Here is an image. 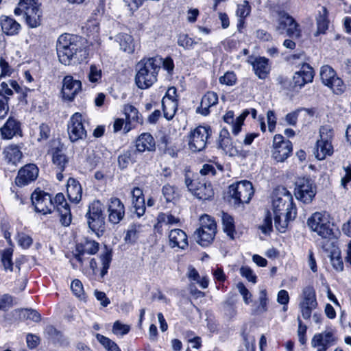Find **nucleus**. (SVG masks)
Wrapping results in <instances>:
<instances>
[{"label": "nucleus", "instance_id": "nucleus-1", "mask_svg": "<svg viewBox=\"0 0 351 351\" xmlns=\"http://www.w3.org/2000/svg\"><path fill=\"white\" fill-rule=\"evenodd\" d=\"M59 61L64 64L80 63L88 56L86 40L81 36L64 34L59 36L56 43Z\"/></svg>", "mask_w": 351, "mask_h": 351}, {"label": "nucleus", "instance_id": "nucleus-2", "mask_svg": "<svg viewBox=\"0 0 351 351\" xmlns=\"http://www.w3.org/2000/svg\"><path fill=\"white\" fill-rule=\"evenodd\" d=\"M272 206L275 226L278 231L284 232L288 223L293 221L297 215L291 193L285 187L276 189L273 195Z\"/></svg>", "mask_w": 351, "mask_h": 351}, {"label": "nucleus", "instance_id": "nucleus-3", "mask_svg": "<svg viewBox=\"0 0 351 351\" xmlns=\"http://www.w3.org/2000/svg\"><path fill=\"white\" fill-rule=\"evenodd\" d=\"M161 59L148 58L141 60L136 65L137 73L135 82L139 88L150 87L157 80V75L160 69Z\"/></svg>", "mask_w": 351, "mask_h": 351}, {"label": "nucleus", "instance_id": "nucleus-4", "mask_svg": "<svg viewBox=\"0 0 351 351\" xmlns=\"http://www.w3.org/2000/svg\"><path fill=\"white\" fill-rule=\"evenodd\" d=\"M36 0H20L14 10L16 15L23 14L27 25L34 28L40 25L42 11Z\"/></svg>", "mask_w": 351, "mask_h": 351}, {"label": "nucleus", "instance_id": "nucleus-5", "mask_svg": "<svg viewBox=\"0 0 351 351\" xmlns=\"http://www.w3.org/2000/svg\"><path fill=\"white\" fill-rule=\"evenodd\" d=\"M217 233V224L210 215L204 214L199 218V228L195 232V239L200 245L206 247L214 240Z\"/></svg>", "mask_w": 351, "mask_h": 351}, {"label": "nucleus", "instance_id": "nucleus-6", "mask_svg": "<svg viewBox=\"0 0 351 351\" xmlns=\"http://www.w3.org/2000/svg\"><path fill=\"white\" fill-rule=\"evenodd\" d=\"M308 226L322 238H328L332 233L329 215L325 212H315L307 221Z\"/></svg>", "mask_w": 351, "mask_h": 351}, {"label": "nucleus", "instance_id": "nucleus-7", "mask_svg": "<svg viewBox=\"0 0 351 351\" xmlns=\"http://www.w3.org/2000/svg\"><path fill=\"white\" fill-rule=\"evenodd\" d=\"M185 184L189 191L199 199H209L214 195L211 184L203 178L191 180L186 176Z\"/></svg>", "mask_w": 351, "mask_h": 351}, {"label": "nucleus", "instance_id": "nucleus-8", "mask_svg": "<svg viewBox=\"0 0 351 351\" xmlns=\"http://www.w3.org/2000/svg\"><path fill=\"white\" fill-rule=\"evenodd\" d=\"M278 19L276 31L280 34L286 32L287 36L298 38L301 36V31L299 28V24L285 11H279L278 12Z\"/></svg>", "mask_w": 351, "mask_h": 351}, {"label": "nucleus", "instance_id": "nucleus-9", "mask_svg": "<svg viewBox=\"0 0 351 351\" xmlns=\"http://www.w3.org/2000/svg\"><path fill=\"white\" fill-rule=\"evenodd\" d=\"M229 194L238 203H249L254 195L252 184L247 180H242L229 186Z\"/></svg>", "mask_w": 351, "mask_h": 351}, {"label": "nucleus", "instance_id": "nucleus-10", "mask_svg": "<svg viewBox=\"0 0 351 351\" xmlns=\"http://www.w3.org/2000/svg\"><path fill=\"white\" fill-rule=\"evenodd\" d=\"M315 194L316 186L311 179L302 178L296 181L295 196L298 200L308 204L312 202Z\"/></svg>", "mask_w": 351, "mask_h": 351}, {"label": "nucleus", "instance_id": "nucleus-11", "mask_svg": "<svg viewBox=\"0 0 351 351\" xmlns=\"http://www.w3.org/2000/svg\"><path fill=\"white\" fill-rule=\"evenodd\" d=\"M31 199L35 210L43 215L51 213L55 208L51 195L43 191L35 190L31 195Z\"/></svg>", "mask_w": 351, "mask_h": 351}, {"label": "nucleus", "instance_id": "nucleus-12", "mask_svg": "<svg viewBox=\"0 0 351 351\" xmlns=\"http://www.w3.org/2000/svg\"><path fill=\"white\" fill-rule=\"evenodd\" d=\"M209 127L198 126L189 136V146L193 152H200L206 145L208 138L210 135Z\"/></svg>", "mask_w": 351, "mask_h": 351}, {"label": "nucleus", "instance_id": "nucleus-13", "mask_svg": "<svg viewBox=\"0 0 351 351\" xmlns=\"http://www.w3.org/2000/svg\"><path fill=\"white\" fill-rule=\"evenodd\" d=\"M300 312L304 319H310L312 311L317 306L315 291L311 286L306 287L302 291V300L299 304Z\"/></svg>", "mask_w": 351, "mask_h": 351}, {"label": "nucleus", "instance_id": "nucleus-14", "mask_svg": "<svg viewBox=\"0 0 351 351\" xmlns=\"http://www.w3.org/2000/svg\"><path fill=\"white\" fill-rule=\"evenodd\" d=\"M69 139L71 142L86 138V130L82 123V115L76 112L71 117L67 128Z\"/></svg>", "mask_w": 351, "mask_h": 351}, {"label": "nucleus", "instance_id": "nucleus-15", "mask_svg": "<svg viewBox=\"0 0 351 351\" xmlns=\"http://www.w3.org/2000/svg\"><path fill=\"white\" fill-rule=\"evenodd\" d=\"M39 169L35 164H27L21 167L15 178L18 186H23L35 181L38 176Z\"/></svg>", "mask_w": 351, "mask_h": 351}, {"label": "nucleus", "instance_id": "nucleus-16", "mask_svg": "<svg viewBox=\"0 0 351 351\" xmlns=\"http://www.w3.org/2000/svg\"><path fill=\"white\" fill-rule=\"evenodd\" d=\"M176 92L175 87H170L162 99L164 117L168 120L173 117L177 109Z\"/></svg>", "mask_w": 351, "mask_h": 351}, {"label": "nucleus", "instance_id": "nucleus-17", "mask_svg": "<svg viewBox=\"0 0 351 351\" xmlns=\"http://www.w3.org/2000/svg\"><path fill=\"white\" fill-rule=\"evenodd\" d=\"M108 221L112 224H118L125 216V206L120 199L111 197L108 206Z\"/></svg>", "mask_w": 351, "mask_h": 351}, {"label": "nucleus", "instance_id": "nucleus-18", "mask_svg": "<svg viewBox=\"0 0 351 351\" xmlns=\"http://www.w3.org/2000/svg\"><path fill=\"white\" fill-rule=\"evenodd\" d=\"M54 206L60 216V222L64 226H68L71 222V214L69 206L65 201L62 193H58L54 198Z\"/></svg>", "mask_w": 351, "mask_h": 351}, {"label": "nucleus", "instance_id": "nucleus-19", "mask_svg": "<svg viewBox=\"0 0 351 351\" xmlns=\"http://www.w3.org/2000/svg\"><path fill=\"white\" fill-rule=\"evenodd\" d=\"M82 90V83L80 80H74L72 76H66L63 80L62 93L63 98L71 101L75 95Z\"/></svg>", "mask_w": 351, "mask_h": 351}, {"label": "nucleus", "instance_id": "nucleus-20", "mask_svg": "<svg viewBox=\"0 0 351 351\" xmlns=\"http://www.w3.org/2000/svg\"><path fill=\"white\" fill-rule=\"evenodd\" d=\"M3 139H12L16 136H22L21 123L13 117H10L3 125L0 128Z\"/></svg>", "mask_w": 351, "mask_h": 351}, {"label": "nucleus", "instance_id": "nucleus-21", "mask_svg": "<svg viewBox=\"0 0 351 351\" xmlns=\"http://www.w3.org/2000/svg\"><path fill=\"white\" fill-rule=\"evenodd\" d=\"M314 76L313 69L308 64H303L300 70L294 73L293 84L294 87L302 88L306 84L311 82Z\"/></svg>", "mask_w": 351, "mask_h": 351}, {"label": "nucleus", "instance_id": "nucleus-22", "mask_svg": "<svg viewBox=\"0 0 351 351\" xmlns=\"http://www.w3.org/2000/svg\"><path fill=\"white\" fill-rule=\"evenodd\" d=\"M336 338L331 332H324L315 334L311 340V346L317 348V351H326L327 349L333 345Z\"/></svg>", "mask_w": 351, "mask_h": 351}, {"label": "nucleus", "instance_id": "nucleus-23", "mask_svg": "<svg viewBox=\"0 0 351 351\" xmlns=\"http://www.w3.org/2000/svg\"><path fill=\"white\" fill-rule=\"evenodd\" d=\"M247 61L252 65L253 70L259 79L265 80L267 77L269 73L268 59L265 57H250Z\"/></svg>", "mask_w": 351, "mask_h": 351}, {"label": "nucleus", "instance_id": "nucleus-24", "mask_svg": "<svg viewBox=\"0 0 351 351\" xmlns=\"http://www.w3.org/2000/svg\"><path fill=\"white\" fill-rule=\"evenodd\" d=\"M218 147L230 156H236L239 153V151L232 145L228 130L225 128L222 129L219 133Z\"/></svg>", "mask_w": 351, "mask_h": 351}, {"label": "nucleus", "instance_id": "nucleus-25", "mask_svg": "<svg viewBox=\"0 0 351 351\" xmlns=\"http://www.w3.org/2000/svg\"><path fill=\"white\" fill-rule=\"evenodd\" d=\"M169 241L171 248L178 247L184 250L188 246L187 235L181 229L171 230L169 234Z\"/></svg>", "mask_w": 351, "mask_h": 351}, {"label": "nucleus", "instance_id": "nucleus-26", "mask_svg": "<svg viewBox=\"0 0 351 351\" xmlns=\"http://www.w3.org/2000/svg\"><path fill=\"white\" fill-rule=\"evenodd\" d=\"M218 103V95L213 91L207 92L202 98L200 106L197 108V112L206 116L210 113V108Z\"/></svg>", "mask_w": 351, "mask_h": 351}, {"label": "nucleus", "instance_id": "nucleus-27", "mask_svg": "<svg viewBox=\"0 0 351 351\" xmlns=\"http://www.w3.org/2000/svg\"><path fill=\"white\" fill-rule=\"evenodd\" d=\"M21 149L19 145H10L3 149V154L8 164L16 166L21 162L23 156Z\"/></svg>", "mask_w": 351, "mask_h": 351}, {"label": "nucleus", "instance_id": "nucleus-28", "mask_svg": "<svg viewBox=\"0 0 351 351\" xmlns=\"http://www.w3.org/2000/svg\"><path fill=\"white\" fill-rule=\"evenodd\" d=\"M66 191L69 199L73 203H78L82 198V189L77 180L70 178L67 181Z\"/></svg>", "mask_w": 351, "mask_h": 351}, {"label": "nucleus", "instance_id": "nucleus-29", "mask_svg": "<svg viewBox=\"0 0 351 351\" xmlns=\"http://www.w3.org/2000/svg\"><path fill=\"white\" fill-rule=\"evenodd\" d=\"M51 154L53 165L59 171H64L69 163V158L64 152L63 146L53 147Z\"/></svg>", "mask_w": 351, "mask_h": 351}, {"label": "nucleus", "instance_id": "nucleus-30", "mask_svg": "<svg viewBox=\"0 0 351 351\" xmlns=\"http://www.w3.org/2000/svg\"><path fill=\"white\" fill-rule=\"evenodd\" d=\"M136 147L138 152H152L155 150V141L149 133L141 134L136 141Z\"/></svg>", "mask_w": 351, "mask_h": 351}, {"label": "nucleus", "instance_id": "nucleus-31", "mask_svg": "<svg viewBox=\"0 0 351 351\" xmlns=\"http://www.w3.org/2000/svg\"><path fill=\"white\" fill-rule=\"evenodd\" d=\"M292 152V144L290 141L287 140L280 145L274 148L273 150V158L277 162L285 161Z\"/></svg>", "mask_w": 351, "mask_h": 351}, {"label": "nucleus", "instance_id": "nucleus-32", "mask_svg": "<svg viewBox=\"0 0 351 351\" xmlns=\"http://www.w3.org/2000/svg\"><path fill=\"white\" fill-rule=\"evenodd\" d=\"M1 25L3 32L9 36L17 34L21 29L20 24L8 16L1 18Z\"/></svg>", "mask_w": 351, "mask_h": 351}, {"label": "nucleus", "instance_id": "nucleus-33", "mask_svg": "<svg viewBox=\"0 0 351 351\" xmlns=\"http://www.w3.org/2000/svg\"><path fill=\"white\" fill-rule=\"evenodd\" d=\"M316 21L317 31L315 33V36H317L321 34H325L328 28L329 21L328 19V10L325 7H322V11L319 12Z\"/></svg>", "mask_w": 351, "mask_h": 351}, {"label": "nucleus", "instance_id": "nucleus-34", "mask_svg": "<svg viewBox=\"0 0 351 351\" xmlns=\"http://www.w3.org/2000/svg\"><path fill=\"white\" fill-rule=\"evenodd\" d=\"M116 41L119 43L121 49L131 53L134 50V40L130 34L119 33L116 36Z\"/></svg>", "mask_w": 351, "mask_h": 351}, {"label": "nucleus", "instance_id": "nucleus-35", "mask_svg": "<svg viewBox=\"0 0 351 351\" xmlns=\"http://www.w3.org/2000/svg\"><path fill=\"white\" fill-rule=\"evenodd\" d=\"M89 228L99 237L105 231V217H95L87 219Z\"/></svg>", "mask_w": 351, "mask_h": 351}, {"label": "nucleus", "instance_id": "nucleus-36", "mask_svg": "<svg viewBox=\"0 0 351 351\" xmlns=\"http://www.w3.org/2000/svg\"><path fill=\"white\" fill-rule=\"evenodd\" d=\"M333 154V147L332 143H324L317 141V149L315 152V156L318 160H324L327 156Z\"/></svg>", "mask_w": 351, "mask_h": 351}, {"label": "nucleus", "instance_id": "nucleus-37", "mask_svg": "<svg viewBox=\"0 0 351 351\" xmlns=\"http://www.w3.org/2000/svg\"><path fill=\"white\" fill-rule=\"evenodd\" d=\"M221 219L224 232L231 239H234V225L233 218L228 214L223 212Z\"/></svg>", "mask_w": 351, "mask_h": 351}, {"label": "nucleus", "instance_id": "nucleus-38", "mask_svg": "<svg viewBox=\"0 0 351 351\" xmlns=\"http://www.w3.org/2000/svg\"><path fill=\"white\" fill-rule=\"evenodd\" d=\"M267 297L265 289H262L259 292V304L252 310L253 315H261L267 311Z\"/></svg>", "mask_w": 351, "mask_h": 351}, {"label": "nucleus", "instance_id": "nucleus-39", "mask_svg": "<svg viewBox=\"0 0 351 351\" xmlns=\"http://www.w3.org/2000/svg\"><path fill=\"white\" fill-rule=\"evenodd\" d=\"M124 114L126 119L130 123L132 121L142 123V117L139 115L138 110L133 106L127 104L124 106Z\"/></svg>", "mask_w": 351, "mask_h": 351}, {"label": "nucleus", "instance_id": "nucleus-40", "mask_svg": "<svg viewBox=\"0 0 351 351\" xmlns=\"http://www.w3.org/2000/svg\"><path fill=\"white\" fill-rule=\"evenodd\" d=\"M336 77V72L335 70L328 65H324L322 66L320 70V77L321 80L326 86Z\"/></svg>", "mask_w": 351, "mask_h": 351}, {"label": "nucleus", "instance_id": "nucleus-41", "mask_svg": "<svg viewBox=\"0 0 351 351\" xmlns=\"http://www.w3.org/2000/svg\"><path fill=\"white\" fill-rule=\"evenodd\" d=\"M12 253L13 250L12 248L5 249L1 252V263L5 271H13Z\"/></svg>", "mask_w": 351, "mask_h": 351}, {"label": "nucleus", "instance_id": "nucleus-42", "mask_svg": "<svg viewBox=\"0 0 351 351\" xmlns=\"http://www.w3.org/2000/svg\"><path fill=\"white\" fill-rule=\"evenodd\" d=\"M86 216L87 219L104 216L102 206L99 201L93 202L89 206Z\"/></svg>", "mask_w": 351, "mask_h": 351}, {"label": "nucleus", "instance_id": "nucleus-43", "mask_svg": "<svg viewBox=\"0 0 351 351\" xmlns=\"http://www.w3.org/2000/svg\"><path fill=\"white\" fill-rule=\"evenodd\" d=\"M100 258L102 264V269L101 271V276L103 278L107 273L112 261V252L111 250L106 249V252L101 254Z\"/></svg>", "mask_w": 351, "mask_h": 351}, {"label": "nucleus", "instance_id": "nucleus-44", "mask_svg": "<svg viewBox=\"0 0 351 351\" xmlns=\"http://www.w3.org/2000/svg\"><path fill=\"white\" fill-rule=\"evenodd\" d=\"M99 243L93 240L86 239L82 244V253L95 254L99 250Z\"/></svg>", "mask_w": 351, "mask_h": 351}, {"label": "nucleus", "instance_id": "nucleus-45", "mask_svg": "<svg viewBox=\"0 0 351 351\" xmlns=\"http://www.w3.org/2000/svg\"><path fill=\"white\" fill-rule=\"evenodd\" d=\"M320 139L317 141L332 143L333 138V130L329 125L322 126L319 130Z\"/></svg>", "mask_w": 351, "mask_h": 351}, {"label": "nucleus", "instance_id": "nucleus-46", "mask_svg": "<svg viewBox=\"0 0 351 351\" xmlns=\"http://www.w3.org/2000/svg\"><path fill=\"white\" fill-rule=\"evenodd\" d=\"M327 86L330 88L332 91L337 95L342 93L345 89V85L342 80L337 75Z\"/></svg>", "mask_w": 351, "mask_h": 351}, {"label": "nucleus", "instance_id": "nucleus-47", "mask_svg": "<svg viewBox=\"0 0 351 351\" xmlns=\"http://www.w3.org/2000/svg\"><path fill=\"white\" fill-rule=\"evenodd\" d=\"M140 227L139 225L136 224H132L130 227L124 238L126 243H134L136 241L138 237Z\"/></svg>", "mask_w": 351, "mask_h": 351}, {"label": "nucleus", "instance_id": "nucleus-48", "mask_svg": "<svg viewBox=\"0 0 351 351\" xmlns=\"http://www.w3.org/2000/svg\"><path fill=\"white\" fill-rule=\"evenodd\" d=\"M196 44L187 34H180L178 39V45L185 49H190Z\"/></svg>", "mask_w": 351, "mask_h": 351}, {"label": "nucleus", "instance_id": "nucleus-49", "mask_svg": "<svg viewBox=\"0 0 351 351\" xmlns=\"http://www.w3.org/2000/svg\"><path fill=\"white\" fill-rule=\"evenodd\" d=\"M162 193L167 202H173L176 197L174 186L168 184L163 186L162 189Z\"/></svg>", "mask_w": 351, "mask_h": 351}, {"label": "nucleus", "instance_id": "nucleus-50", "mask_svg": "<svg viewBox=\"0 0 351 351\" xmlns=\"http://www.w3.org/2000/svg\"><path fill=\"white\" fill-rule=\"evenodd\" d=\"M250 12L251 7L249 2L244 1L241 4L238 5L236 14L241 19H245L250 14Z\"/></svg>", "mask_w": 351, "mask_h": 351}, {"label": "nucleus", "instance_id": "nucleus-51", "mask_svg": "<svg viewBox=\"0 0 351 351\" xmlns=\"http://www.w3.org/2000/svg\"><path fill=\"white\" fill-rule=\"evenodd\" d=\"M157 220L158 223H164L165 224H176L179 222V219L175 217L173 215L171 214H165L163 213H160L158 214L157 217Z\"/></svg>", "mask_w": 351, "mask_h": 351}, {"label": "nucleus", "instance_id": "nucleus-52", "mask_svg": "<svg viewBox=\"0 0 351 351\" xmlns=\"http://www.w3.org/2000/svg\"><path fill=\"white\" fill-rule=\"evenodd\" d=\"M250 114V110H245L243 112V113L239 116L235 121V123L232 125V133L234 135H237L241 130V126L243 123V121L245 119V117Z\"/></svg>", "mask_w": 351, "mask_h": 351}, {"label": "nucleus", "instance_id": "nucleus-53", "mask_svg": "<svg viewBox=\"0 0 351 351\" xmlns=\"http://www.w3.org/2000/svg\"><path fill=\"white\" fill-rule=\"evenodd\" d=\"M45 333L48 338L54 341H60L62 337V333L53 326H47L45 330Z\"/></svg>", "mask_w": 351, "mask_h": 351}, {"label": "nucleus", "instance_id": "nucleus-54", "mask_svg": "<svg viewBox=\"0 0 351 351\" xmlns=\"http://www.w3.org/2000/svg\"><path fill=\"white\" fill-rule=\"evenodd\" d=\"M32 237L25 233L21 232L17 234V242L24 249L29 248L32 244Z\"/></svg>", "mask_w": 351, "mask_h": 351}, {"label": "nucleus", "instance_id": "nucleus-55", "mask_svg": "<svg viewBox=\"0 0 351 351\" xmlns=\"http://www.w3.org/2000/svg\"><path fill=\"white\" fill-rule=\"evenodd\" d=\"M101 77V70L95 65H91L88 74V78L91 82H97Z\"/></svg>", "mask_w": 351, "mask_h": 351}, {"label": "nucleus", "instance_id": "nucleus-56", "mask_svg": "<svg viewBox=\"0 0 351 351\" xmlns=\"http://www.w3.org/2000/svg\"><path fill=\"white\" fill-rule=\"evenodd\" d=\"M298 336L299 341L301 344L304 345L306 342V332L307 327L306 325L302 324V322L300 317H298Z\"/></svg>", "mask_w": 351, "mask_h": 351}, {"label": "nucleus", "instance_id": "nucleus-57", "mask_svg": "<svg viewBox=\"0 0 351 351\" xmlns=\"http://www.w3.org/2000/svg\"><path fill=\"white\" fill-rule=\"evenodd\" d=\"M0 68L1 70L0 78L5 76H10L13 72V69L3 57L0 58Z\"/></svg>", "mask_w": 351, "mask_h": 351}, {"label": "nucleus", "instance_id": "nucleus-58", "mask_svg": "<svg viewBox=\"0 0 351 351\" xmlns=\"http://www.w3.org/2000/svg\"><path fill=\"white\" fill-rule=\"evenodd\" d=\"M8 99L0 94V119H3L8 114L10 108Z\"/></svg>", "mask_w": 351, "mask_h": 351}, {"label": "nucleus", "instance_id": "nucleus-59", "mask_svg": "<svg viewBox=\"0 0 351 351\" xmlns=\"http://www.w3.org/2000/svg\"><path fill=\"white\" fill-rule=\"evenodd\" d=\"M259 229L263 234H267L272 231V219L271 215L267 213Z\"/></svg>", "mask_w": 351, "mask_h": 351}, {"label": "nucleus", "instance_id": "nucleus-60", "mask_svg": "<svg viewBox=\"0 0 351 351\" xmlns=\"http://www.w3.org/2000/svg\"><path fill=\"white\" fill-rule=\"evenodd\" d=\"M237 77L233 72H226L223 76L219 77V82L228 86H232L235 84Z\"/></svg>", "mask_w": 351, "mask_h": 351}, {"label": "nucleus", "instance_id": "nucleus-61", "mask_svg": "<svg viewBox=\"0 0 351 351\" xmlns=\"http://www.w3.org/2000/svg\"><path fill=\"white\" fill-rule=\"evenodd\" d=\"M73 293L78 298L84 296V289L82 282L80 280H74L71 285Z\"/></svg>", "mask_w": 351, "mask_h": 351}, {"label": "nucleus", "instance_id": "nucleus-62", "mask_svg": "<svg viewBox=\"0 0 351 351\" xmlns=\"http://www.w3.org/2000/svg\"><path fill=\"white\" fill-rule=\"evenodd\" d=\"M130 331V326L121 324L119 321L114 323L112 332L116 335H124Z\"/></svg>", "mask_w": 351, "mask_h": 351}, {"label": "nucleus", "instance_id": "nucleus-63", "mask_svg": "<svg viewBox=\"0 0 351 351\" xmlns=\"http://www.w3.org/2000/svg\"><path fill=\"white\" fill-rule=\"evenodd\" d=\"M237 289L240 294L243 296L244 302L248 304L251 302L252 294L245 287L243 283L239 282L237 284Z\"/></svg>", "mask_w": 351, "mask_h": 351}, {"label": "nucleus", "instance_id": "nucleus-64", "mask_svg": "<svg viewBox=\"0 0 351 351\" xmlns=\"http://www.w3.org/2000/svg\"><path fill=\"white\" fill-rule=\"evenodd\" d=\"M132 205L135 209V213L138 217L143 216L145 212V198L139 199L138 201L132 202Z\"/></svg>", "mask_w": 351, "mask_h": 351}]
</instances>
